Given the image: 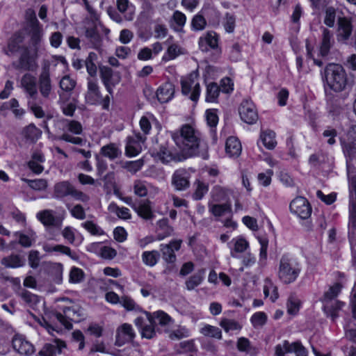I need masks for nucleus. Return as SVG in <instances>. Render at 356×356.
Wrapping results in <instances>:
<instances>
[{"label": "nucleus", "mask_w": 356, "mask_h": 356, "mask_svg": "<svg viewBox=\"0 0 356 356\" xmlns=\"http://www.w3.org/2000/svg\"><path fill=\"white\" fill-rule=\"evenodd\" d=\"M172 138L184 159L198 156L207 159L208 145L200 137V134L189 124L181 127L179 132L172 134Z\"/></svg>", "instance_id": "obj_1"}, {"label": "nucleus", "mask_w": 356, "mask_h": 356, "mask_svg": "<svg viewBox=\"0 0 356 356\" xmlns=\"http://www.w3.org/2000/svg\"><path fill=\"white\" fill-rule=\"evenodd\" d=\"M323 79L325 86L337 92L344 90L348 85L347 74L339 64H328L324 69Z\"/></svg>", "instance_id": "obj_2"}, {"label": "nucleus", "mask_w": 356, "mask_h": 356, "mask_svg": "<svg viewBox=\"0 0 356 356\" xmlns=\"http://www.w3.org/2000/svg\"><path fill=\"white\" fill-rule=\"evenodd\" d=\"M301 273L299 261L288 255H283L279 262L277 277L284 284H290L296 282Z\"/></svg>", "instance_id": "obj_3"}, {"label": "nucleus", "mask_w": 356, "mask_h": 356, "mask_svg": "<svg viewBox=\"0 0 356 356\" xmlns=\"http://www.w3.org/2000/svg\"><path fill=\"white\" fill-rule=\"evenodd\" d=\"M67 196H71L76 200L83 202H86L90 200L88 195L77 190L70 181H62L56 183L54 186L53 198L63 200Z\"/></svg>", "instance_id": "obj_4"}, {"label": "nucleus", "mask_w": 356, "mask_h": 356, "mask_svg": "<svg viewBox=\"0 0 356 356\" xmlns=\"http://www.w3.org/2000/svg\"><path fill=\"white\" fill-rule=\"evenodd\" d=\"M341 289V284L338 283L335 284L330 287L328 291L324 293L323 297L321 298L325 312L328 316H330L332 320H334L338 316L337 312L341 309L343 305V302L334 300L339 293Z\"/></svg>", "instance_id": "obj_5"}, {"label": "nucleus", "mask_w": 356, "mask_h": 356, "mask_svg": "<svg viewBox=\"0 0 356 356\" xmlns=\"http://www.w3.org/2000/svg\"><path fill=\"white\" fill-rule=\"evenodd\" d=\"M37 56V49L22 46L19 60L13 62L12 66L18 70H33Z\"/></svg>", "instance_id": "obj_6"}, {"label": "nucleus", "mask_w": 356, "mask_h": 356, "mask_svg": "<svg viewBox=\"0 0 356 356\" xmlns=\"http://www.w3.org/2000/svg\"><path fill=\"white\" fill-rule=\"evenodd\" d=\"M63 314L59 312H55L54 316L68 330L72 328V321L79 322L83 316L82 310L78 306L65 307L63 309Z\"/></svg>", "instance_id": "obj_7"}, {"label": "nucleus", "mask_w": 356, "mask_h": 356, "mask_svg": "<svg viewBox=\"0 0 356 356\" xmlns=\"http://www.w3.org/2000/svg\"><path fill=\"white\" fill-rule=\"evenodd\" d=\"M38 88L40 95L44 99H49L53 90L50 77V64L46 62L38 76Z\"/></svg>", "instance_id": "obj_8"}, {"label": "nucleus", "mask_w": 356, "mask_h": 356, "mask_svg": "<svg viewBox=\"0 0 356 356\" xmlns=\"http://www.w3.org/2000/svg\"><path fill=\"white\" fill-rule=\"evenodd\" d=\"M197 78V75L192 73L181 81L182 93L186 95L191 93L190 99L193 102L197 101L200 93V84L196 81Z\"/></svg>", "instance_id": "obj_9"}, {"label": "nucleus", "mask_w": 356, "mask_h": 356, "mask_svg": "<svg viewBox=\"0 0 356 356\" xmlns=\"http://www.w3.org/2000/svg\"><path fill=\"white\" fill-rule=\"evenodd\" d=\"M155 151L156 152L153 154H156L163 163H169L172 161H181L185 159L179 149H170L168 143L160 145L159 149H156Z\"/></svg>", "instance_id": "obj_10"}, {"label": "nucleus", "mask_w": 356, "mask_h": 356, "mask_svg": "<svg viewBox=\"0 0 356 356\" xmlns=\"http://www.w3.org/2000/svg\"><path fill=\"white\" fill-rule=\"evenodd\" d=\"M238 112L241 120L247 124H252L258 120L255 105L250 99H245L241 102Z\"/></svg>", "instance_id": "obj_11"}, {"label": "nucleus", "mask_w": 356, "mask_h": 356, "mask_svg": "<svg viewBox=\"0 0 356 356\" xmlns=\"http://www.w3.org/2000/svg\"><path fill=\"white\" fill-rule=\"evenodd\" d=\"M290 210L302 219L308 218L312 213L309 202L303 197H297L290 204Z\"/></svg>", "instance_id": "obj_12"}, {"label": "nucleus", "mask_w": 356, "mask_h": 356, "mask_svg": "<svg viewBox=\"0 0 356 356\" xmlns=\"http://www.w3.org/2000/svg\"><path fill=\"white\" fill-rule=\"evenodd\" d=\"M353 26L350 18L339 17L337 21V37L339 42L346 43L353 33Z\"/></svg>", "instance_id": "obj_13"}, {"label": "nucleus", "mask_w": 356, "mask_h": 356, "mask_svg": "<svg viewBox=\"0 0 356 356\" xmlns=\"http://www.w3.org/2000/svg\"><path fill=\"white\" fill-rule=\"evenodd\" d=\"M181 240H174L168 244H161L160 250L163 260L169 264L175 262L177 257L175 251H178L181 248Z\"/></svg>", "instance_id": "obj_14"}, {"label": "nucleus", "mask_w": 356, "mask_h": 356, "mask_svg": "<svg viewBox=\"0 0 356 356\" xmlns=\"http://www.w3.org/2000/svg\"><path fill=\"white\" fill-rule=\"evenodd\" d=\"M12 344L14 350L20 355L30 356L35 352L33 344L22 335H15L12 340Z\"/></svg>", "instance_id": "obj_15"}, {"label": "nucleus", "mask_w": 356, "mask_h": 356, "mask_svg": "<svg viewBox=\"0 0 356 356\" xmlns=\"http://www.w3.org/2000/svg\"><path fill=\"white\" fill-rule=\"evenodd\" d=\"M21 85L27 93L29 98L36 100L38 96L36 78L32 74L26 73L22 77Z\"/></svg>", "instance_id": "obj_16"}, {"label": "nucleus", "mask_w": 356, "mask_h": 356, "mask_svg": "<svg viewBox=\"0 0 356 356\" xmlns=\"http://www.w3.org/2000/svg\"><path fill=\"white\" fill-rule=\"evenodd\" d=\"M134 337L135 333L132 326L128 323H124L117 329L115 345L122 346L125 343L132 341Z\"/></svg>", "instance_id": "obj_17"}, {"label": "nucleus", "mask_w": 356, "mask_h": 356, "mask_svg": "<svg viewBox=\"0 0 356 356\" xmlns=\"http://www.w3.org/2000/svg\"><path fill=\"white\" fill-rule=\"evenodd\" d=\"M146 138L141 136L140 134H136L133 136L127 138L126 145V154L129 156H136L141 151V144L143 143Z\"/></svg>", "instance_id": "obj_18"}, {"label": "nucleus", "mask_w": 356, "mask_h": 356, "mask_svg": "<svg viewBox=\"0 0 356 356\" xmlns=\"http://www.w3.org/2000/svg\"><path fill=\"white\" fill-rule=\"evenodd\" d=\"M65 348H66L65 341L55 339L52 343H46L40 350L39 355L41 356H56Z\"/></svg>", "instance_id": "obj_19"}, {"label": "nucleus", "mask_w": 356, "mask_h": 356, "mask_svg": "<svg viewBox=\"0 0 356 356\" xmlns=\"http://www.w3.org/2000/svg\"><path fill=\"white\" fill-rule=\"evenodd\" d=\"M37 218L46 227H57L61 225L62 220L54 216V211L45 209L37 213Z\"/></svg>", "instance_id": "obj_20"}, {"label": "nucleus", "mask_w": 356, "mask_h": 356, "mask_svg": "<svg viewBox=\"0 0 356 356\" xmlns=\"http://www.w3.org/2000/svg\"><path fill=\"white\" fill-rule=\"evenodd\" d=\"M343 152L349 158L356 154V125L353 126L348 132L347 140L343 144Z\"/></svg>", "instance_id": "obj_21"}, {"label": "nucleus", "mask_w": 356, "mask_h": 356, "mask_svg": "<svg viewBox=\"0 0 356 356\" xmlns=\"http://www.w3.org/2000/svg\"><path fill=\"white\" fill-rule=\"evenodd\" d=\"M172 184L177 191H183L189 186L187 172L184 169L176 170L172 177Z\"/></svg>", "instance_id": "obj_22"}, {"label": "nucleus", "mask_w": 356, "mask_h": 356, "mask_svg": "<svg viewBox=\"0 0 356 356\" xmlns=\"http://www.w3.org/2000/svg\"><path fill=\"white\" fill-rule=\"evenodd\" d=\"M218 35L215 32H208L204 37H202L199 40V47L202 51H208L209 47L211 49H217L218 45Z\"/></svg>", "instance_id": "obj_23"}, {"label": "nucleus", "mask_w": 356, "mask_h": 356, "mask_svg": "<svg viewBox=\"0 0 356 356\" xmlns=\"http://www.w3.org/2000/svg\"><path fill=\"white\" fill-rule=\"evenodd\" d=\"M174 93V86L171 83L167 82L158 88L156 97L161 103H166L172 98Z\"/></svg>", "instance_id": "obj_24"}, {"label": "nucleus", "mask_w": 356, "mask_h": 356, "mask_svg": "<svg viewBox=\"0 0 356 356\" xmlns=\"http://www.w3.org/2000/svg\"><path fill=\"white\" fill-rule=\"evenodd\" d=\"M334 43L332 33L326 28L322 29V41L320 47V54L322 56L328 54L330 49Z\"/></svg>", "instance_id": "obj_25"}, {"label": "nucleus", "mask_w": 356, "mask_h": 356, "mask_svg": "<svg viewBox=\"0 0 356 356\" xmlns=\"http://www.w3.org/2000/svg\"><path fill=\"white\" fill-rule=\"evenodd\" d=\"M186 22V15L179 11L176 10L173 13L170 19V26L171 29L177 32H183L184 26Z\"/></svg>", "instance_id": "obj_26"}, {"label": "nucleus", "mask_w": 356, "mask_h": 356, "mask_svg": "<svg viewBox=\"0 0 356 356\" xmlns=\"http://www.w3.org/2000/svg\"><path fill=\"white\" fill-rule=\"evenodd\" d=\"M348 236L352 243L356 242V204L349 206Z\"/></svg>", "instance_id": "obj_27"}, {"label": "nucleus", "mask_w": 356, "mask_h": 356, "mask_svg": "<svg viewBox=\"0 0 356 356\" xmlns=\"http://www.w3.org/2000/svg\"><path fill=\"white\" fill-rule=\"evenodd\" d=\"M147 318L149 322V323H156V321H158V323L161 325H167L171 321V317L163 311H157L154 312L153 314L145 312Z\"/></svg>", "instance_id": "obj_28"}, {"label": "nucleus", "mask_w": 356, "mask_h": 356, "mask_svg": "<svg viewBox=\"0 0 356 356\" xmlns=\"http://www.w3.org/2000/svg\"><path fill=\"white\" fill-rule=\"evenodd\" d=\"M116 6L121 13H124L126 20L131 21L134 19L135 7L129 0H117Z\"/></svg>", "instance_id": "obj_29"}, {"label": "nucleus", "mask_w": 356, "mask_h": 356, "mask_svg": "<svg viewBox=\"0 0 356 356\" xmlns=\"http://www.w3.org/2000/svg\"><path fill=\"white\" fill-rule=\"evenodd\" d=\"M1 264L6 268H16L25 264V259L19 254H12L2 258Z\"/></svg>", "instance_id": "obj_30"}, {"label": "nucleus", "mask_w": 356, "mask_h": 356, "mask_svg": "<svg viewBox=\"0 0 356 356\" xmlns=\"http://www.w3.org/2000/svg\"><path fill=\"white\" fill-rule=\"evenodd\" d=\"M151 202L149 200L141 201L135 208L136 212L138 215L145 220H151L154 218V215L152 212L151 207Z\"/></svg>", "instance_id": "obj_31"}, {"label": "nucleus", "mask_w": 356, "mask_h": 356, "mask_svg": "<svg viewBox=\"0 0 356 356\" xmlns=\"http://www.w3.org/2000/svg\"><path fill=\"white\" fill-rule=\"evenodd\" d=\"M225 151L230 156H238L241 152V145L235 137H229L225 143Z\"/></svg>", "instance_id": "obj_32"}, {"label": "nucleus", "mask_w": 356, "mask_h": 356, "mask_svg": "<svg viewBox=\"0 0 356 356\" xmlns=\"http://www.w3.org/2000/svg\"><path fill=\"white\" fill-rule=\"evenodd\" d=\"M86 37L90 40L93 48L98 49L102 44V38L97 32L96 27H88L86 30Z\"/></svg>", "instance_id": "obj_33"}, {"label": "nucleus", "mask_w": 356, "mask_h": 356, "mask_svg": "<svg viewBox=\"0 0 356 356\" xmlns=\"http://www.w3.org/2000/svg\"><path fill=\"white\" fill-rule=\"evenodd\" d=\"M209 211L216 217H220L226 213L232 212L231 204L226 202L225 204H209Z\"/></svg>", "instance_id": "obj_34"}, {"label": "nucleus", "mask_w": 356, "mask_h": 356, "mask_svg": "<svg viewBox=\"0 0 356 356\" xmlns=\"http://www.w3.org/2000/svg\"><path fill=\"white\" fill-rule=\"evenodd\" d=\"M100 153L111 160H113L118 158L122 152L115 144L110 143L103 146L100 149Z\"/></svg>", "instance_id": "obj_35"}, {"label": "nucleus", "mask_w": 356, "mask_h": 356, "mask_svg": "<svg viewBox=\"0 0 356 356\" xmlns=\"http://www.w3.org/2000/svg\"><path fill=\"white\" fill-rule=\"evenodd\" d=\"M260 138L264 145L268 149H273L277 145L275 133L271 130H267L261 133Z\"/></svg>", "instance_id": "obj_36"}, {"label": "nucleus", "mask_w": 356, "mask_h": 356, "mask_svg": "<svg viewBox=\"0 0 356 356\" xmlns=\"http://www.w3.org/2000/svg\"><path fill=\"white\" fill-rule=\"evenodd\" d=\"M204 273L205 270L201 269L197 273L191 276L185 282L186 289L191 291L199 286L204 280Z\"/></svg>", "instance_id": "obj_37"}, {"label": "nucleus", "mask_w": 356, "mask_h": 356, "mask_svg": "<svg viewBox=\"0 0 356 356\" xmlns=\"http://www.w3.org/2000/svg\"><path fill=\"white\" fill-rule=\"evenodd\" d=\"M41 131L35 124H30L22 131L24 138L31 142L36 141L41 136Z\"/></svg>", "instance_id": "obj_38"}, {"label": "nucleus", "mask_w": 356, "mask_h": 356, "mask_svg": "<svg viewBox=\"0 0 356 356\" xmlns=\"http://www.w3.org/2000/svg\"><path fill=\"white\" fill-rule=\"evenodd\" d=\"M157 225L160 230L163 231L162 233H159L157 235V240L161 241L165 237L170 236L173 232V228L168 225V220L163 218L158 221Z\"/></svg>", "instance_id": "obj_39"}, {"label": "nucleus", "mask_w": 356, "mask_h": 356, "mask_svg": "<svg viewBox=\"0 0 356 356\" xmlns=\"http://www.w3.org/2000/svg\"><path fill=\"white\" fill-rule=\"evenodd\" d=\"M31 35V46L29 47L35 48L38 51L40 42L42 36V30L40 26L29 29Z\"/></svg>", "instance_id": "obj_40"}, {"label": "nucleus", "mask_w": 356, "mask_h": 356, "mask_svg": "<svg viewBox=\"0 0 356 356\" xmlns=\"http://www.w3.org/2000/svg\"><path fill=\"white\" fill-rule=\"evenodd\" d=\"M160 257V254L156 250L145 251L142 254L143 263L149 266H155Z\"/></svg>", "instance_id": "obj_41"}, {"label": "nucleus", "mask_w": 356, "mask_h": 356, "mask_svg": "<svg viewBox=\"0 0 356 356\" xmlns=\"http://www.w3.org/2000/svg\"><path fill=\"white\" fill-rule=\"evenodd\" d=\"M200 333L205 337L216 338L220 339L222 338V332L220 329L210 325H206L200 330Z\"/></svg>", "instance_id": "obj_42"}, {"label": "nucleus", "mask_w": 356, "mask_h": 356, "mask_svg": "<svg viewBox=\"0 0 356 356\" xmlns=\"http://www.w3.org/2000/svg\"><path fill=\"white\" fill-rule=\"evenodd\" d=\"M22 180L26 182L29 187L35 191H43L47 187V181L44 179L34 180L23 179Z\"/></svg>", "instance_id": "obj_43"}, {"label": "nucleus", "mask_w": 356, "mask_h": 356, "mask_svg": "<svg viewBox=\"0 0 356 356\" xmlns=\"http://www.w3.org/2000/svg\"><path fill=\"white\" fill-rule=\"evenodd\" d=\"M232 242L234 243V252L237 253L244 252L249 247V243L243 237L234 238Z\"/></svg>", "instance_id": "obj_44"}, {"label": "nucleus", "mask_w": 356, "mask_h": 356, "mask_svg": "<svg viewBox=\"0 0 356 356\" xmlns=\"http://www.w3.org/2000/svg\"><path fill=\"white\" fill-rule=\"evenodd\" d=\"M220 88L217 83H211L207 86L206 100L207 102H213L218 96Z\"/></svg>", "instance_id": "obj_45"}, {"label": "nucleus", "mask_w": 356, "mask_h": 356, "mask_svg": "<svg viewBox=\"0 0 356 356\" xmlns=\"http://www.w3.org/2000/svg\"><path fill=\"white\" fill-rule=\"evenodd\" d=\"M237 348L241 352H247L252 354V350L254 351V355L257 353L254 348H252L249 339L245 337H241L237 341Z\"/></svg>", "instance_id": "obj_46"}, {"label": "nucleus", "mask_w": 356, "mask_h": 356, "mask_svg": "<svg viewBox=\"0 0 356 356\" xmlns=\"http://www.w3.org/2000/svg\"><path fill=\"white\" fill-rule=\"evenodd\" d=\"M195 184L196 185V188L193 197L195 200H200L207 193L208 186L200 181H197Z\"/></svg>", "instance_id": "obj_47"}, {"label": "nucleus", "mask_w": 356, "mask_h": 356, "mask_svg": "<svg viewBox=\"0 0 356 356\" xmlns=\"http://www.w3.org/2000/svg\"><path fill=\"white\" fill-rule=\"evenodd\" d=\"M65 122V128L68 131L76 135H79L82 133L83 127L79 122L69 120H66Z\"/></svg>", "instance_id": "obj_48"}, {"label": "nucleus", "mask_w": 356, "mask_h": 356, "mask_svg": "<svg viewBox=\"0 0 356 356\" xmlns=\"http://www.w3.org/2000/svg\"><path fill=\"white\" fill-rule=\"evenodd\" d=\"M207 25V22L204 17L201 15H195L191 21V27L194 31H202Z\"/></svg>", "instance_id": "obj_49"}, {"label": "nucleus", "mask_w": 356, "mask_h": 356, "mask_svg": "<svg viewBox=\"0 0 356 356\" xmlns=\"http://www.w3.org/2000/svg\"><path fill=\"white\" fill-rule=\"evenodd\" d=\"M25 18L27 22L28 29L40 26L39 22L37 19L35 13L33 10L31 8L26 10Z\"/></svg>", "instance_id": "obj_50"}, {"label": "nucleus", "mask_w": 356, "mask_h": 356, "mask_svg": "<svg viewBox=\"0 0 356 356\" xmlns=\"http://www.w3.org/2000/svg\"><path fill=\"white\" fill-rule=\"evenodd\" d=\"M60 88L66 92L72 91L75 86H76V81L71 79L70 76L66 75L64 76L59 83Z\"/></svg>", "instance_id": "obj_51"}, {"label": "nucleus", "mask_w": 356, "mask_h": 356, "mask_svg": "<svg viewBox=\"0 0 356 356\" xmlns=\"http://www.w3.org/2000/svg\"><path fill=\"white\" fill-rule=\"evenodd\" d=\"M220 325L227 332L241 329V325L236 321L227 318L222 319L220 323Z\"/></svg>", "instance_id": "obj_52"}, {"label": "nucleus", "mask_w": 356, "mask_h": 356, "mask_svg": "<svg viewBox=\"0 0 356 356\" xmlns=\"http://www.w3.org/2000/svg\"><path fill=\"white\" fill-rule=\"evenodd\" d=\"M292 347L288 341L277 344L275 348V356H284L285 353H292Z\"/></svg>", "instance_id": "obj_53"}, {"label": "nucleus", "mask_w": 356, "mask_h": 356, "mask_svg": "<svg viewBox=\"0 0 356 356\" xmlns=\"http://www.w3.org/2000/svg\"><path fill=\"white\" fill-rule=\"evenodd\" d=\"M21 298L30 307H33L36 305L40 300L38 296L28 291L22 292L21 293Z\"/></svg>", "instance_id": "obj_54"}, {"label": "nucleus", "mask_w": 356, "mask_h": 356, "mask_svg": "<svg viewBox=\"0 0 356 356\" xmlns=\"http://www.w3.org/2000/svg\"><path fill=\"white\" fill-rule=\"evenodd\" d=\"M82 225L92 235L100 236L104 234V232L92 221L88 220L83 223Z\"/></svg>", "instance_id": "obj_55"}, {"label": "nucleus", "mask_w": 356, "mask_h": 356, "mask_svg": "<svg viewBox=\"0 0 356 356\" xmlns=\"http://www.w3.org/2000/svg\"><path fill=\"white\" fill-rule=\"evenodd\" d=\"M336 10L332 7H329L325 10L324 24L329 27H332L335 23Z\"/></svg>", "instance_id": "obj_56"}, {"label": "nucleus", "mask_w": 356, "mask_h": 356, "mask_svg": "<svg viewBox=\"0 0 356 356\" xmlns=\"http://www.w3.org/2000/svg\"><path fill=\"white\" fill-rule=\"evenodd\" d=\"M83 271L76 267H73L70 273V282L72 283H79L83 280Z\"/></svg>", "instance_id": "obj_57"}, {"label": "nucleus", "mask_w": 356, "mask_h": 356, "mask_svg": "<svg viewBox=\"0 0 356 356\" xmlns=\"http://www.w3.org/2000/svg\"><path fill=\"white\" fill-rule=\"evenodd\" d=\"M88 94L97 98L102 97L97 82L92 79H88Z\"/></svg>", "instance_id": "obj_58"}, {"label": "nucleus", "mask_w": 356, "mask_h": 356, "mask_svg": "<svg viewBox=\"0 0 356 356\" xmlns=\"http://www.w3.org/2000/svg\"><path fill=\"white\" fill-rule=\"evenodd\" d=\"M227 190L220 186H215L212 191V195L215 202H221L225 200Z\"/></svg>", "instance_id": "obj_59"}, {"label": "nucleus", "mask_w": 356, "mask_h": 356, "mask_svg": "<svg viewBox=\"0 0 356 356\" xmlns=\"http://www.w3.org/2000/svg\"><path fill=\"white\" fill-rule=\"evenodd\" d=\"M235 17L232 14L227 13L223 22L225 31L228 33H232L235 28Z\"/></svg>", "instance_id": "obj_60"}, {"label": "nucleus", "mask_w": 356, "mask_h": 356, "mask_svg": "<svg viewBox=\"0 0 356 356\" xmlns=\"http://www.w3.org/2000/svg\"><path fill=\"white\" fill-rule=\"evenodd\" d=\"M267 316L264 312H257L251 318V321L254 327L264 325L266 322Z\"/></svg>", "instance_id": "obj_61"}, {"label": "nucleus", "mask_w": 356, "mask_h": 356, "mask_svg": "<svg viewBox=\"0 0 356 356\" xmlns=\"http://www.w3.org/2000/svg\"><path fill=\"white\" fill-rule=\"evenodd\" d=\"M58 140H64L75 145H82L85 140L80 137H74L69 134L64 133L58 138Z\"/></svg>", "instance_id": "obj_62"}, {"label": "nucleus", "mask_w": 356, "mask_h": 356, "mask_svg": "<svg viewBox=\"0 0 356 356\" xmlns=\"http://www.w3.org/2000/svg\"><path fill=\"white\" fill-rule=\"evenodd\" d=\"M71 215L79 220H83L86 218V212L83 207L81 204H76L70 209Z\"/></svg>", "instance_id": "obj_63"}, {"label": "nucleus", "mask_w": 356, "mask_h": 356, "mask_svg": "<svg viewBox=\"0 0 356 356\" xmlns=\"http://www.w3.org/2000/svg\"><path fill=\"white\" fill-rule=\"evenodd\" d=\"M350 183V203L356 204V177H351Z\"/></svg>", "instance_id": "obj_64"}]
</instances>
